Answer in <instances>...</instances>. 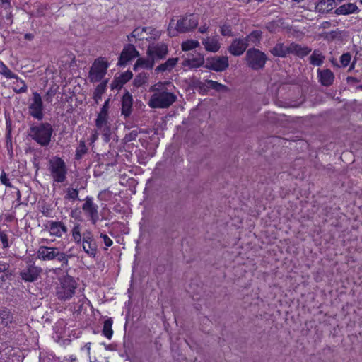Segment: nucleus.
<instances>
[{"instance_id": "1", "label": "nucleus", "mask_w": 362, "mask_h": 362, "mask_svg": "<svg viewBox=\"0 0 362 362\" xmlns=\"http://www.w3.org/2000/svg\"><path fill=\"white\" fill-rule=\"evenodd\" d=\"M175 87L169 81L158 82L149 88L152 93L148 105L153 109H166L170 107L177 100L174 93Z\"/></svg>"}, {"instance_id": "2", "label": "nucleus", "mask_w": 362, "mask_h": 362, "mask_svg": "<svg viewBox=\"0 0 362 362\" xmlns=\"http://www.w3.org/2000/svg\"><path fill=\"white\" fill-rule=\"evenodd\" d=\"M72 248H70L67 252L61 251L59 247L41 245L38 247L36 256L42 261H57L61 263L62 267H67L69 259L75 257L71 253Z\"/></svg>"}, {"instance_id": "3", "label": "nucleus", "mask_w": 362, "mask_h": 362, "mask_svg": "<svg viewBox=\"0 0 362 362\" xmlns=\"http://www.w3.org/2000/svg\"><path fill=\"white\" fill-rule=\"evenodd\" d=\"M52 134V126L47 122L33 124L28 129V136L41 146L49 144Z\"/></svg>"}, {"instance_id": "4", "label": "nucleus", "mask_w": 362, "mask_h": 362, "mask_svg": "<svg viewBox=\"0 0 362 362\" xmlns=\"http://www.w3.org/2000/svg\"><path fill=\"white\" fill-rule=\"evenodd\" d=\"M47 170L53 185L64 183L67 180L68 168L65 161L59 156H52L47 162Z\"/></svg>"}, {"instance_id": "5", "label": "nucleus", "mask_w": 362, "mask_h": 362, "mask_svg": "<svg viewBox=\"0 0 362 362\" xmlns=\"http://www.w3.org/2000/svg\"><path fill=\"white\" fill-rule=\"evenodd\" d=\"M77 284L70 276H65L59 279V284L57 286L56 295L60 300L66 301L70 299L75 293Z\"/></svg>"}, {"instance_id": "6", "label": "nucleus", "mask_w": 362, "mask_h": 362, "mask_svg": "<svg viewBox=\"0 0 362 362\" xmlns=\"http://www.w3.org/2000/svg\"><path fill=\"white\" fill-rule=\"evenodd\" d=\"M245 60L246 64L253 70H259L262 69L267 60L264 52L258 49H249L245 54Z\"/></svg>"}, {"instance_id": "7", "label": "nucleus", "mask_w": 362, "mask_h": 362, "mask_svg": "<svg viewBox=\"0 0 362 362\" xmlns=\"http://www.w3.org/2000/svg\"><path fill=\"white\" fill-rule=\"evenodd\" d=\"M108 68V64L102 59H96L89 71V80L92 83L98 82L105 76Z\"/></svg>"}, {"instance_id": "8", "label": "nucleus", "mask_w": 362, "mask_h": 362, "mask_svg": "<svg viewBox=\"0 0 362 362\" xmlns=\"http://www.w3.org/2000/svg\"><path fill=\"white\" fill-rule=\"evenodd\" d=\"M199 23L198 16L189 14L180 18L176 23L175 29L177 33H185L194 29Z\"/></svg>"}, {"instance_id": "9", "label": "nucleus", "mask_w": 362, "mask_h": 362, "mask_svg": "<svg viewBox=\"0 0 362 362\" xmlns=\"http://www.w3.org/2000/svg\"><path fill=\"white\" fill-rule=\"evenodd\" d=\"M168 54V45L163 42L150 44L146 51L147 56L152 57L155 62L165 59Z\"/></svg>"}, {"instance_id": "10", "label": "nucleus", "mask_w": 362, "mask_h": 362, "mask_svg": "<svg viewBox=\"0 0 362 362\" xmlns=\"http://www.w3.org/2000/svg\"><path fill=\"white\" fill-rule=\"evenodd\" d=\"M28 112L30 115L37 120H42L44 117L42 97L37 92L33 94L31 102L28 105Z\"/></svg>"}, {"instance_id": "11", "label": "nucleus", "mask_w": 362, "mask_h": 362, "mask_svg": "<svg viewBox=\"0 0 362 362\" xmlns=\"http://www.w3.org/2000/svg\"><path fill=\"white\" fill-rule=\"evenodd\" d=\"M81 244L85 253L90 257H95L98 247L91 230H86L83 233Z\"/></svg>"}, {"instance_id": "12", "label": "nucleus", "mask_w": 362, "mask_h": 362, "mask_svg": "<svg viewBox=\"0 0 362 362\" xmlns=\"http://www.w3.org/2000/svg\"><path fill=\"white\" fill-rule=\"evenodd\" d=\"M229 66L228 58L226 56H214L208 57L205 67L217 72H222Z\"/></svg>"}, {"instance_id": "13", "label": "nucleus", "mask_w": 362, "mask_h": 362, "mask_svg": "<svg viewBox=\"0 0 362 362\" xmlns=\"http://www.w3.org/2000/svg\"><path fill=\"white\" fill-rule=\"evenodd\" d=\"M107 119L108 114L99 112L95 119L96 129L103 136L105 141H109L110 135V127Z\"/></svg>"}, {"instance_id": "14", "label": "nucleus", "mask_w": 362, "mask_h": 362, "mask_svg": "<svg viewBox=\"0 0 362 362\" xmlns=\"http://www.w3.org/2000/svg\"><path fill=\"white\" fill-rule=\"evenodd\" d=\"M82 209L87 217L90 218L91 223L95 224L99 219L98 206L93 202L92 197H86L85 202L82 206Z\"/></svg>"}, {"instance_id": "15", "label": "nucleus", "mask_w": 362, "mask_h": 362, "mask_svg": "<svg viewBox=\"0 0 362 362\" xmlns=\"http://www.w3.org/2000/svg\"><path fill=\"white\" fill-rule=\"evenodd\" d=\"M45 228L50 235L59 238L68 232L67 227L62 221H49L45 225Z\"/></svg>"}, {"instance_id": "16", "label": "nucleus", "mask_w": 362, "mask_h": 362, "mask_svg": "<svg viewBox=\"0 0 362 362\" xmlns=\"http://www.w3.org/2000/svg\"><path fill=\"white\" fill-rule=\"evenodd\" d=\"M139 52L136 49L133 45L129 44L123 48L120 54L118 64L120 66H124L130 60L138 57Z\"/></svg>"}, {"instance_id": "17", "label": "nucleus", "mask_w": 362, "mask_h": 362, "mask_svg": "<svg viewBox=\"0 0 362 362\" xmlns=\"http://www.w3.org/2000/svg\"><path fill=\"white\" fill-rule=\"evenodd\" d=\"M247 47V44L244 38L239 37L233 40L231 44L228 47V51L233 56H240L245 52Z\"/></svg>"}, {"instance_id": "18", "label": "nucleus", "mask_w": 362, "mask_h": 362, "mask_svg": "<svg viewBox=\"0 0 362 362\" xmlns=\"http://www.w3.org/2000/svg\"><path fill=\"white\" fill-rule=\"evenodd\" d=\"M42 269L34 265H30L27 269L21 272L20 275L25 281H34L40 276Z\"/></svg>"}, {"instance_id": "19", "label": "nucleus", "mask_w": 362, "mask_h": 362, "mask_svg": "<svg viewBox=\"0 0 362 362\" xmlns=\"http://www.w3.org/2000/svg\"><path fill=\"white\" fill-rule=\"evenodd\" d=\"M202 43L207 52L215 53L221 48V45L217 37L209 36L203 38Z\"/></svg>"}, {"instance_id": "20", "label": "nucleus", "mask_w": 362, "mask_h": 362, "mask_svg": "<svg viewBox=\"0 0 362 362\" xmlns=\"http://www.w3.org/2000/svg\"><path fill=\"white\" fill-rule=\"evenodd\" d=\"M319 80L324 86H329L333 83L334 75L330 69H323L317 71Z\"/></svg>"}, {"instance_id": "21", "label": "nucleus", "mask_w": 362, "mask_h": 362, "mask_svg": "<svg viewBox=\"0 0 362 362\" xmlns=\"http://www.w3.org/2000/svg\"><path fill=\"white\" fill-rule=\"evenodd\" d=\"M336 6V0H319L315 5V10L319 13H325L332 11Z\"/></svg>"}, {"instance_id": "22", "label": "nucleus", "mask_w": 362, "mask_h": 362, "mask_svg": "<svg viewBox=\"0 0 362 362\" xmlns=\"http://www.w3.org/2000/svg\"><path fill=\"white\" fill-rule=\"evenodd\" d=\"M359 9L358 6L353 3L344 4L338 7L335 11L334 13L337 15H349L351 13H358Z\"/></svg>"}, {"instance_id": "23", "label": "nucleus", "mask_w": 362, "mask_h": 362, "mask_svg": "<svg viewBox=\"0 0 362 362\" xmlns=\"http://www.w3.org/2000/svg\"><path fill=\"white\" fill-rule=\"evenodd\" d=\"M132 97L129 93H125L122 100V115L125 117H129L132 113Z\"/></svg>"}, {"instance_id": "24", "label": "nucleus", "mask_w": 362, "mask_h": 362, "mask_svg": "<svg viewBox=\"0 0 362 362\" xmlns=\"http://www.w3.org/2000/svg\"><path fill=\"white\" fill-rule=\"evenodd\" d=\"M154 59L147 56V57H140L139 58L134 66V70H136L138 68H142L146 69H152L155 64Z\"/></svg>"}, {"instance_id": "25", "label": "nucleus", "mask_w": 362, "mask_h": 362, "mask_svg": "<svg viewBox=\"0 0 362 362\" xmlns=\"http://www.w3.org/2000/svg\"><path fill=\"white\" fill-rule=\"evenodd\" d=\"M289 54H294L298 57H305L308 55L311 49L307 47H302L298 44L291 43L288 45Z\"/></svg>"}, {"instance_id": "26", "label": "nucleus", "mask_w": 362, "mask_h": 362, "mask_svg": "<svg viewBox=\"0 0 362 362\" xmlns=\"http://www.w3.org/2000/svg\"><path fill=\"white\" fill-rule=\"evenodd\" d=\"M262 36V32L260 30H253L248 35L243 37L247 46H257Z\"/></svg>"}, {"instance_id": "27", "label": "nucleus", "mask_w": 362, "mask_h": 362, "mask_svg": "<svg viewBox=\"0 0 362 362\" xmlns=\"http://www.w3.org/2000/svg\"><path fill=\"white\" fill-rule=\"evenodd\" d=\"M178 58H169L165 63H163L158 66L155 69L156 73L170 71L177 64Z\"/></svg>"}, {"instance_id": "28", "label": "nucleus", "mask_w": 362, "mask_h": 362, "mask_svg": "<svg viewBox=\"0 0 362 362\" xmlns=\"http://www.w3.org/2000/svg\"><path fill=\"white\" fill-rule=\"evenodd\" d=\"M204 63V57L198 55L196 57L188 58L182 62V65L185 66H189L191 69L198 68L202 66Z\"/></svg>"}, {"instance_id": "29", "label": "nucleus", "mask_w": 362, "mask_h": 362, "mask_svg": "<svg viewBox=\"0 0 362 362\" xmlns=\"http://www.w3.org/2000/svg\"><path fill=\"white\" fill-rule=\"evenodd\" d=\"M148 31V29H147V27H144V28L138 27L132 31L130 37H134L138 40H149V36H148V34H147Z\"/></svg>"}, {"instance_id": "30", "label": "nucleus", "mask_w": 362, "mask_h": 362, "mask_svg": "<svg viewBox=\"0 0 362 362\" xmlns=\"http://www.w3.org/2000/svg\"><path fill=\"white\" fill-rule=\"evenodd\" d=\"M271 53L275 57H285L289 54L288 46H285L283 43H278L271 49Z\"/></svg>"}, {"instance_id": "31", "label": "nucleus", "mask_w": 362, "mask_h": 362, "mask_svg": "<svg viewBox=\"0 0 362 362\" xmlns=\"http://www.w3.org/2000/svg\"><path fill=\"white\" fill-rule=\"evenodd\" d=\"M72 239L76 244H81V239L83 238V233L81 234V227L79 223H76L71 229Z\"/></svg>"}, {"instance_id": "32", "label": "nucleus", "mask_w": 362, "mask_h": 362, "mask_svg": "<svg viewBox=\"0 0 362 362\" xmlns=\"http://www.w3.org/2000/svg\"><path fill=\"white\" fill-rule=\"evenodd\" d=\"M149 75L145 72H141L134 79V86L139 88L148 83Z\"/></svg>"}, {"instance_id": "33", "label": "nucleus", "mask_w": 362, "mask_h": 362, "mask_svg": "<svg viewBox=\"0 0 362 362\" xmlns=\"http://www.w3.org/2000/svg\"><path fill=\"white\" fill-rule=\"evenodd\" d=\"M206 85L208 88L216 90L218 92H228L229 90L226 86L212 80H206Z\"/></svg>"}, {"instance_id": "34", "label": "nucleus", "mask_w": 362, "mask_h": 362, "mask_svg": "<svg viewBox=\"0 0 362 362\" xmlns=\"http://www.w3.org/2000/svg\"><path fill=\"white\" fill-rule=\"evenodd\" d=\"M112 324L113 321L111 318L105 320L103 324V334L109 339L112 338L113 334V331L112 329Z\"/></svg>"}, {"instance_id": "35", "label": "nucleus", "mask_w": 362, "mask_h": 362, "mask_svg": "<svg viewBox=\"0 0 362 362\" xmlns=\"http://www.w3.org/2000/svg\"><path fill=\"white\" fill-rule=\"evenodd\" d=\"M105 83H100L99 85H98L93 94V99L95 103L98 104L99 102L102 100V95L105 93Z\"/></svg>"}, {"instance_id": "36", "label": "nucleus", "mask_w": 362, "mask_h": 362, "mask_svg": "<svg viewBox=\"0 0 362 362\" xmlns=\"http://www.w3.org/2000/svg\"><path fill=\"white\" fill-rule=\"evenodd\" d=\"M0 74L3 75L7 78L18 79V76L13 73L1 61H0Z\"/></svg>"}, {"instance_id": "37", "label": "nucleus", "mask_w": 362, "mask_h": 362, "mask_svg": "<svg viewBox=\"0 0 362 362\" xmlns=\"http://www.w3.org/2000/svg\"><path fill=\"white\" fill-rule=\"evenodd\" d=\"M199 47V42L195 40H187L181 45L183 51H189Z\"/></svg>"}, {"instance_id": "38", "label": "nucleus", "mask_w": 362, "mask_h": 362, "mask_svg": "<svg viewBox=\"0 0 362 362\" xmlns=\"http://www.w3.org/2000/svg\"><path fill=\"white\" fill-rule=\"evenodd\" d=\"M64 199L66 200L75 201L78 199V190L73 187H68L66 189Z\"/></svg>"}, {"instance_id": "39", "label": "nucleus", "mask_w": 362, "mask_h": 362, "mask_svg": "<svg viewBox=\"0 0 362 362\" xmlns=\"http://www.w3.org/2000/svg\"><path fill=\"white\" fill-rule=\"evenodd\" d=\"M310 59V63L313 65L320 66L323 62L324 57L322 55L321 53L317 51H314L313 53L311 54Z\"/></svg>"}, {"instance_id": "40", "label": "nucleus", "mask_w": 362, "mask_h": 362, "mask_svg": "<svg viewBox=\"0 0 362 362\" xmlns=\"http://www.w3.org/2000/svg\"><path fill=\"white\" fill-rule=\"evenodd\" d=\"M88 148L84 141H80L78 146L76 150V159L80 160L86 153Z\"/></svg>"}, {"instance_id": "41", "label": "nucleus", "mask_w": 362, "mask_h": 362, "mask_svg": "<svg viewBox=\"0 0 362 362\" xmlns=\"http://www.w3.org/2000/svg\"><path fill=\"white\" fill-rule=\"evenodd\" d=\"M9 264L4 262H0V273H4V275L2 276V279H4V277H9L11 276V272L9 271Z\"/></svg>"}, {"instance_id": "42", "label": "nucleus", "mask_w": 362, "mask_h": 362, "mask_svg": "<svg viewBox=\"0 0 362 362\" xmlns=\"http://www.w3.org/2000/svg\"><path fill=\"white\" fill-rule=\"evenodd\" d=\"M147 29H148L147 34H148L149 40H156L160 37L161 33L159 30L151 27H147Z\"/></svg>"}, {"instance_id": "43", "label": "nucleus", "mask_w": 362, "mask_h": 362, "mask_svg": "<svg viewBox=\"0 0 362 362\" xmlns=\"http://www.w3.org/2000/svg\"><path fill=\"white\" fill-rule=\"evenodd\" d=\"M351 56L349 52L343 54L340 57V63L343 67H346L349 65L351 62Z\"/></svg>"}, {"instance_id": "44", "label": "nucleus", "mask_w": 362, "mask_h": 362, "mask_svg": "<svg viewBox=\"0 0 362 362\" xmlns=\"http://www.w3.org/2000/svg\"><path fill=\"white\" fill-rule=\"evenodd\" d=\"M221 33L223 36H233L231 27L228 25H223L221 27Z\"/></svg>"}, {"instance_id": "45", "label": "nucleus", "mask_w": 362, "mask_h": 362, "mask_svg": "<svg viewBox=\"0 0 362 362\" xmlns=\"http://www.w3.org/2000/svg\"><path fill=\"white\" fill-rule=\"evenodd\" d=\"M0 181L1 182L8 187H12V185L7 177L6 173L4 171H2L0 175Z\"/></svg>"}, {"instance_id": "46", "label": "nucleus", "mask_w": 362, "mask_h": 362, "mask_svg": "<svg viewBox=\"0 0 362 362\" xmlns=\"http://www.w3.org/2000/svg\"><path fill=\"white\" fill-rule=\"evenodd\" d=\"M0 240L2 243L3 247L6 248L9 246L7 235L1 231L0 232Z\"/></svg>"}, {"instance_id": "47", "label": "nucleus", "mask_w": 362, "mask_h": 362, "mask_svg": "<svg viewBox=\"0 0 362 362\" xmlns=\"http://www.w3.org/2000/svg\"><path fill=\"white\" fill-rule=\"evenodd\" d=\"M100 238H103L104 244L107 247L112 246L113 244L112 240L106 234L102 233Z\"/></svg>"}, {"instance_id": "48", "label": "nucleus", "mask_w": 362, "mask_h": 362, "mask_svg": "<svg viewBox=\"0 0 362 362\" xmlns=\"http://www.w3.org/2000/svg\"><path fill=\"white\" fill-rule=\"evenodd\" d=\"M137 136L138 132L136 130H132L131 132L126 135L125 138L128 141H131L135 140Z\"/></svg>"}, {"instance_id": "49", "label": "nucleus", "mask_w": 362, "mask_h": 362, "mask_svg": "<svg viewBox=\"0 0 362 362\" xmlns=\"http://www.w3.org/2000/svg\"><path fill=\"white\" fill-rule=\"evenodd\" d=\"M109 101L110 100H107L105 103L103 104L100 112L104 113V114H108V109H109Z\"/></svg>"}, {"instance_id": "50", "label": "nucleus", "mask_w": 362, "mask_h": 362, "mask_svg": "<svg viewBox=\"0 0 362 362\" xmlns=\"http://www.w3.org/2000/svg\"><path fill=\"white\" fill-rule=\"evenodd\" d=\"M17 80H18V82H19L21 83V88H20L19 92H21V93L26 92L27 86H26L25 81L21 79H19V78Z\"/></svg>"}, {"instance_id": "51", "label": "nucleus", "mask_w": 362, "mask_h": 362, "mask_svg": "<svg viewBox=\"0 0 362 362\" xmlns=\"http://www.w3.org/2000/svg\"><path fill=\"white\" fill-rule=\"evenodd\" d=\"M100 132L96 129L94 134L90 137V141L92 143L95 142L98 139Z\"/></svg>"}, {"instance_id": "52", "label": "nucleus", "mask_w": 362, "mask_h": 362, "mask_svg": "<svg viewBox=\"0 0 362 362\" xmlns=\"http://www.w3.org/2000/svg\"><path fill=\"white\" fill-rule=\"evenodd\" d=\"M209 27L206 25H202L199 28V32L201 33H205L208 31Z\"/></svg>"}, {"instance_id": "53", "label": "nucleus", "mask_w": 362, "mask_h": 362, "mask_svg": "<svg viewBox=\"0 0 362 362\" xmlns=\"http://www.w3.org/2000/svg\"><path fill=\"white\" fill-rule=\"evenodd\" d=\"M346 81L348 83H357L358 82V80L353 76H348L346 78Z\"/></svg>"}, {"instance_id": "54", "label": "nucleus", "mask_w": 362, "mask_h": 362, "mask_svg": "<svg viewBox=\"0 0 362 362\" xmlns=\"http://www.w3.org/2000/svg\"><path fill=\"white\" fill-rule=\"evenodd\" d=\"M25 39H27V40H31L33 38V35H32V34H30V33H26V34L25 35Z\"/></svg>"}, {"instance_id": "55", "label": "nucleus", "mask_w": 362, "mask_h": 362, "mask_svg": "<svg viewBox=\"0 0 362 362\" xmlns=\"http://www.w3.org/2000/svg\"><path fill=\"white\" fill-rule=\"evenodd\" d=\"M2 4L10 6L11 0H1Z\"/></svg>"}, {"instance_id": "56", "label": "nucleus", "mask_w": 362, "mask_h": 362, "mask_svg": "<svg viewBox=\"0 0 362 362\" xmlns=\"http://www.w3.org/2000/svg\"><path fill=\"white\" fill-rule=\"evenodd\" d=\"M16 194H17V200L20 201L21 196V192L18 189L17 190Z\"/></svg>"}, {"instance_id": "57", "label": "nucleus", "mask_w": 362, "mask_h": 362, "mask_svg": "<svg viewBox=\"0 0 362 362\" xmlns=\"http://www.w3.org/2000/svg\"><path fill=\"white\" fill-rule=\"evenodd\" d=\"M169 33L172 35H175L176 34L174 33V31H171L170 28H168Z\"/></svg>"}, {"instance_id": "58", "label": "nucleus", "mask_w": 362, "mask_h": 362, "mask_svg": "<svg viewBox=\"0 0 362 362\" xmlns=\"http://www.w3.org/2000/svg\"><path fill=\"white\" fill-rule=\"evenodd\" d=\"M88 345H90V343L86 344V346H87L88 350H90V346Z\"/></svg>"}, {"instance_id": "59", "label": "nucleus", "mask_w": 362, "mask_h": 362, "mask_svg": "<svg viewBox=\"0 0 362 362\" xmlns=\"http://www.w3.org/2000/svg\"><path fill=\"white\" fill-rule=\"evenodd\" d=\"M88 345H90V343L86 344V346H87L88 350H90V346Z\"/></svg>"}, {"instance_id": "60", "label": "nucleus", "mask_w": 362, "mask_h": 362, "mask_svg": "<svg viewBox=\"0 0 362 362\" xmlns=\"http://www.w3.org/2000/svg\"><path fill=\"white\" fill-rule=\"evenodd\" d=\"M88 345H90V343L86 344V346H87L88 350H90V346Z\"/></svg>"}, {"instance_id": "61", "label": "nucleus", "mask_w": 362, "mask_h": 362, "mask_svg": "<svg viewBox=\"0 0 362 362\" xmlns=\"http://www.w3.org/2000/svg\"><path fill=\"white\" fill-rule=\"evenodd\" d=\"M88 345H90V343L86 344V346H87L88 350H90V346Z\"/></svg>"}, {"instance_id": "62", "label": "nucleus", "mask_w": 362, "mask_h": 362, "mask_svg": "<svg viewBox=\"0 0 362 362\" xmlns=\"http://www.w3.org/2000/svg\"><path fill=\"white\" fill-rule=\"evenodd\" d=\"M358 88L362 90V85L359 86Z\"/></svg>"}, {"instance_id": "63", "label": "nucleus", "mask_w": 362, "mask_h": 362, "mask_svg": "<svg viewBox=\"0 0 362 362\" xmlns=\"http://www.w3.org/2000/svg\"><path fill=\"white\" fill-rule=\"evenodd\" d=\"M353 68H354V63L352 64V65H351V66L350 69H353Z\"/></svg>"}, {"instance_id": "64", "label": "nucleus", "mask_w": 362, "mask_h": 362, "mask_svg": "<svg viewBox=\"0 0 362 362\" xmlns=\"http://www.w3.org/2000/svg\"><path fill=\"white\" fill-rule=\"evenodd\" d=\"M295 1L299 2L300 0H294Z\"/></svg>"}]
</instances>
